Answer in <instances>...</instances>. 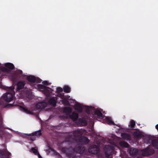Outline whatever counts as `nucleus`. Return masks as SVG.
I'll list each match as a JSON object with an SVG mask.
<instances>
[{"mask_svg": "<svg viewBox=\"0 0 158 158\" xmlns=\"http://www.w3.org/2000/svg\"><path fill=\"white\" fill-rule=\"evenodd\" d=\"M82 133L80 130H76L73 131L71 134H69L66 138V140L68 142H71L75 140L77 138H80L79 141L84 144L88 143L89 140L86 137L81 136Z\"/></svg>", "mask_w": 158, "mask_h": 158, "instance_id": "nucleus-1", "label": "nucleus"}, {"mask_svg": "<svg viewBox=\"0 0 158 158\" xmlns=\"http://www.w3.org/2000/svg\"><path fill=\"white\" fill-rule=\"evenodd\" d=\"M114 150L113 147L108 145L106 147L104 153H98L97 157L98 158H110V156L112 155Z\"/></svg>", "mask_w": 158, "mask_h": 158, "instance_id": "nucleus-2", "label": "nucleus"}, {"mask_svg": "<svg viewBox=\"0 0 158 158\" xmlns=\"http://www.w3.org/2000/svg\"><path fill=\"white\" fill-rule=\"evenodd\" d=\"M141 152L142 155L145 156L151 155L155 153V151L153 149L149 147H147L144 149L142 150Z\"/></svg>", "mask_w": 158, "mask_h": 158, "instance_id": "nucleus-3", "label": "nucleus"}, {"mask_svg": "<svg viewBox=\"0 0 158 158\" xmlns=\"http://www.w3.org/2000/svg\"><path fill=\"white\" fill-rule=\"evenodd\" d=\"M88 118V117L86 116L78 118L77 122V124L81 126H86L87 125V120Z\"/></svg>", "mask_w": 158, "mask_h": 158, "instance_id": "nucleus-4", "label": "nucleus"}, {"mask_svg": "<svg viewBox=\"0 0 158 158\" xmlns=\"http://www.w3.org/2000/svg\"><path fill=\"white\" fill-rule=\"evenodd\" d=\"M88 151L90 153L96 154L99 153V148L97 145L93 144L90 146L89 148Z\"/></svg>", "mask_w": 158, "mask_h": 158, "instance_id": "nucleus-5", "label": "nucleus"}, {"mask_svg": "<svg viewBox=\"0 0 158 158\" xmlns=\"http://www.w3.org/2000/svg\"><path fill=\"white\" fill-rule=\"evenodd\" d=\"M2 98L5 102H9L13 100V96L10 93L7 92L3 95Z\"/></svg>", "mask_w": 158, "mask_h": 158, "instance_id": "nucleus-6", "label": "nucleus"}, {"mask_svg": "<svg viewBox=\"0 0 158 158\" xmlns=\"http://www.w3.org/2000/svg\"><path fill=\"white\" fill-rule=\"evenodd\" d=\"M61 151L62 152L65 153L68 156L71 157L72 156V151L71 148L63 147L61 148Z\"/></svg>", "mask_w": 158, "mask_h": 158, "instance_id": "nucleus-7", "label": "nucleus"}, {"mask_svg": "<svg viewBox=\"0 0 158 158\" xmlns=\"http://www.w3.org/2000/svg\"><path fill=\"white\" fill-rule=\"evenodd\" d=\"M11 154L10 152L8 151L7 149H5L4 151L2 150H0V156H6V158H10V156ZM4 158H5L4 157Z\"/></svg>", "mask_w": 158, "mask_h": 158, "instance_id": "nucleus-8", "label": "nucleus"}, {"mask_svg": "<svg viewBox=\"0 0 158 158\" xmlns=\"http://www.w3.org/2000/svg\"><path fill=\"white\" fill-rule=\"evenodd\" d=\"M47 104L45 102H40L38 103L36 105V107L39 109H44L47 106Z\"/></svg>", "mask_w": 158, "mask_h": 158, "instance_id": "nucleus-9", "label": "nucleus"}, {"mask_svg": "<svg viewBox=\"0 0 158 158\" xmlns=\"http://www.w3.org/2000/svg\"><path fill=\"white\" fill-rule=\"evenodd\" d=\"M41 134V130H39L38 131H35L32 133L26 134V135L29 136H37V137H39L40 136Z\"/></svg>", "mask_w": 158, "mask_h": 158, "instance_id": "nucleus-10", "label": "nucleus"}, {"mask_svg": "<svg viewBox=\"0 0 158 158\" xmlns=\"http://www.w3.org/2000/svg\"><path fill=\"white\" fill-rule=\"evenodd\" d=\"M70 118L73 121H75L78 119V114L75 112L69 115Z\"/></svg>", "mask_w": 158, "mask_h": 158, "instance_id": "nucleus-11", "label": "nucleus"}, {"mask_svg": "<svg viewBox=\"0 0 158 158\" xmlns=\"http://www.w3.org/2000/svg\"><path fill=\"white\" fill-rule=\"evenodd\" d=\"M25 83L23 81H19L17 84V89L18 90H20L24 87Z\"/></svg>", "mask_w": 158, "mask_h": 158, "instance_id": "nucleus-12", "label": "nucleus"}, {"mask_svg": "<svg viewBox=\"0 0 158 158\" xmlns=\"http://www.w3.org/2000/svg\"><path fill=\"white\" fill-rule=\"evenodd\" d=\"M27 79L30 82L35 83L36 80V77L32 75L27 76Z\"/></svg>", "mask_w": 158, "mask_h": 158, "instance_id": "nucleus-13", "label": "nucleus"}, {"mask_svg": "<svg viewBox=\"0 0 158 158\" xmlns=\"http://www.w3.org/2000/svg\"><path fill=\"white\" fill-rule=\"evenodd\" d=\"M129 152L131 155L135 156L138 152V150L135 148H131Z\"/></svg>", "mask_w": 158, "mask_h": 158, "instance_id": "nucleus-14", "label": "nucleus"}, {"mask_svg": "<svg viewBox=\"0 0 158 158\" xmlns=\"http://www.w3.org/2000/svg\"><path fill=\"white\" fill-rule=\"evenodd\" d=\"M122 138L125 140H129L131 138L130 135L127 133H123L121 134Z\"/></svg>", "mask_w": 158, "mask_h": 158, "instance_id": "nucleus-15", "label": "nucleus"}, {"mask_svg": "<svg viewBox=\"0 0 158 158\" xmlns=\"http://www.w3.org/2000/svg\"><path fill=\"white\" fill-rule=\"evenodd\" d=\"M152 145L155 148L158 149V140L156 139H154L152 141Z\"/></svg>", "mask_w": 158, "mask_h": 158, "instance_id": "nucleus-16", "label": "nucleus"}, {"mask_svg": "<svg viewBox=\"0 0 158 158\" xmlns=\"http://www.w3.org/2000/svg\"><path fill=\"white\" fill-rule=\"evenodd\" d=\"M6 67L9 69L10 70H12L14 68V66L13 64L10 63H7L5 64Z\"/></svg>", "mask_w": 158, "mask_h": 158, "instance_id": "nucleus-17", "label": "nucleus"}, {"mask_svg": "<svg viewBox=\"0 0 158 158\" xmlns=\"http://www.w3.org/2000/svg\"><path fill=\"white\" fill-rule=\"evenodd\" d=\"M77 152L80 154H81L83 153V151L85 150V148L84 147L81 146H78L75 149Z\"/></svg>", "mask_w": 158, "mask_h": 158, "instance_id": "nucleus-18", "label": "nucleus"}, {"mask_svg": "<svg viewBox=\"0 0 158 158\" xmlns=\"http://www.w3.org/2000/svg\"><path fill=\"white\" fill-rule=\"evenodd\" d=\"M94 114L97 115V118H100L102 117L103 114L102 112L99 110H95L94 111Z\"/></svg>", "mask_w": 158, "mask_h": 158, "instance_id": "nucleus-19", "label": "nucleus"}, {"mask_svg": "<svg viewBox=\"0 0 158 158\" xmlns=\"http://www.w3.org/2000/svg\"><path fill=\"white\" fill-rule=\"evenodd\" d=\"M44 92L47 94H49L52 92V89L48 87L45 86L44 90Z\"/></svg>", "mask_w": 158, "mask_h": 158, "instance_id": "nucleus-20", "label": "nucleus"}, {"mask_svg": "<svg viewBox=\"0 0 158 158\" xmlns=\"http://www.w3.org/2000/svg\"><path fill=\"white\" fill-rule=\"evenodd\" d=\"M48 102L53 106H55L56 104V100L54 98H52L50 99L48 101Z\"/></svg>", "mask_w": 158, "mask_h": 158, "instance_id": "nucleus-21", "label": "nucleus"}, {"mask_svg": "<svg viewBox=\"0 0 158 158\" xmlns=\"http://www.w3.org/2000/svg\"><path fill=\"white\" fill-rule=\"evenodd\" d=\"M119 144L121 147L125 148H127L129 146V144L125 141H121L119 143Z\"/></svg>", "mask_w": 158, "mask_h": 158, "instance_id": "nucleus-22", "label": "nucleus"}, {"mask_svg": "<svg viewBox=\"0 0 158 158\" xmlns=\"http://www.w3.org/2000/svg\"><path fill=\"white\" fill-rule=\"evenodd\" d=\"M64 91L66 93H69L70 92V88L68 85H65L63 87Z\"/></svg>", "mask_w": 158, "mask_h": 158, "instance_id": "nucleus-23", "label": "nucleus"}, {"mask_svg": "<svg viewBox=\"0 0 158 158\" xmlns=\"http://www.w3.org/2000/svg\"><path fill=\"white\" fill-rule=\"evenodd\" d=\"M135 121L133 120H131L130 123V124L128 125L129 127L131 129L135 127Z\"/></svg>", "mask_w": 158, "mask_h": 158, "instance_id": "nucleus-24", "label": "nucleus"}, {"mask_svg": "<svg viewBox=\"0 0 158 158\" xmlns=\"http://www.w3.org/2000/svg\"><path fill=\"white\" fill-rule=\"evenodd\" d=\"M63 111L64 113L69 114L71 112V109L69 107H65L64 108Z\"/></svg>", "mask_w": 158, "mask_h": 158, "instance_id": "nucleus-25", "label": "nucleus"}, {"mask_svg": "<svg viewBox=\"0 0 158 158\" xmlns=\"http://www.w3.org/2000/svg\"><path fill=\"white\" fill-rule=\"evenodd\" d=\"M76 109L80 113H81L82 111V108L80 105H77L76 106Z\"/></svg>", "mask_w": 158, "mask_h": 158, "instance_id": "nucleus-26", "label": "nucleus"}, {"mask_svg": "<svg viewBox=\"0 0 158 158\" xmlns=\"http://www.w3.org/2000/svg\"><path fill=\"white\" fill-rule=\"evenodd\" d=\"M21 108L22 109V110H23L24 112L26 113L27 114H32V112L28 110L26 108L21 106Z\"/></svg>", "mask_w": 158, "mask_h": 158, "instance_id": "nucleus-27", "label": "nucleus"}, {"mask_svg": "<svg viewBox=\"0 0 158 158\" xmlns=\"http://www.w3.org/2000/svg\"><path fill=\"white\" fill-rule=\"evenodd\" d=\"M31 150L33 152V153L36 155H37L39 152L37 149H36L35 148L33 147L31 148Z\"/></svg>", "mask_w": 158, "mask_h": 158, "instance_id": "nucleus-28", "label": "nucleus"}, {"mask_svg": "<svg viewBox=\"0 0 158 158\" xmlns=\"http://www.w3.org/2000/svg\"><path fill=\"white\" fill-rule=\"evenodd\" d=\"M1 69L3 71L8 73H9L10 72V70L6 67H2L1 68Z\"/></svg>", "mask_w": 158, "mask_h": 158, "instance_id": "nucleus-29", "label": "nucleus"}, {"mask_svg": "<svg viewBox=\"0 0 158 158\" xmlns=\"http://www.w3.org/2000/svg\"><path fill=\"white\" fill-rule=\"evenodd\" d=\"M133 135L135 137L139 138L141 136V134L139 132L135 131L134 132Z\"/></svg>", "mask_w": 158, "mask_h": 158, "instance_id": "nucleus-30", "label": "nucleus"}, {"mask_svg": "<svg viewBox=\"0 0 158 158\" xmlns=\"http://www.w3.org/2000/svg\"><path fill=\"white\" fill-rule=\"evenodd\" d=\"M106 120L108 122V123L109 124L111 125H114V123L112 120L109 117L106 118Z\"/></svg>", "mask_w": 158, "mask_h": 158, "instance_id": "nucleus-31", "label": "nucleus"}, {"mask_svg": "<svg viewBox=\"0 0 158 158\" xmlns=\"http://www.w3.org/2000/svg\"><path fill=\"white\" fill-rule=\"evenodd\" d=\"M56 90L57 92L60 93L62 92L63 90L62 88L60 87H57L56 88Z\"/></svg>", "mask_w": 158, "mask_h": 158, "instance_id": "nucleus-32", "label": "nucleus"}, {"mask_svg": "<svg viewBox=\"0 0 158 158\" xmlns=\"http://www.w3.org/2000/svg\"><path fill=\"white\" fill-rule=\"evenodd\" d=\"M37 87L39 89H41L44 90V89L45 87V86L39 84L37 85Z\"/></svg>", "mask_w": 158, "mask_h": 158, "instance_id": "nucleus-33", "label": "nucleus"}, {"mask_svg": "<svg viewBox=\"0 0 158 158\" xmlns=\"http://www.w3.org/2000/svg\"><path fill=\"white\" fill-rule=\"evenodd\" d=\"M63 103L67 105H68L69 104V101L66 99H64L63 100Z\"/></svg>", "mask_w": 158, "mask_h": 158, "instance_id": "nucleus-34", "label": "nucleus"}, {"mask_svg": "<svg viewBox=\"0 0 158 158\" xmlns=\"http://www.w3.org/2000/svg\"><path fill=\"white\" fill-rule=\"evenodd\" d=\"M17 73L19 76H21L22 74V71L21 70H19L17 71Z\"/></svg>", "mask_w": 158, "mask_h": 158, "instance_id": "nucleus-35", "label": "nucleus"}, {"mask_svg": "<svg viewBox=\"0 0 158 158\" xmlns=\"http://www.w3.org/2000/svg\"><path fill=\"white\" fill-rule=\"evenodd\" d=\"M41 81V79L39 78L38 77H36V80L35 81V82L37 83H40Z\"/></svg>", "mask_w": 158, "mask_h": 158, "instance_id": "nucleus-36", "label": "nucleus"}, {"mask_svg": "<svg viewBox=\"0 0 158 158\" xmlns=\"http://www.w3.org/2000/svg\"><path fill=\"white\" fill-rule=\"evenodd\" d=\"M81 154H80L79 156H75L73 157L72 158H81Z\"/></svg>", "mask_w": 158, "mask_h": 158, "instance_id": "nucleus-37", "label": "nucleus"}, {"mask_svg": "<svg viewBox=\"0 0 158 158\" xmlns=\"http://www.w3.org/2000/svg\"><path fill=\"white\" fill-rule=\"evenodd\" d=\"M42 83L43 85H48V82L47 81H43L42 82Z\"/></svg>", "mask_w": 158, "mask_h": 158, "instance_id": "nucleus-38", "label": "nucleus"}, {"mask_svg": "<svg viewBox=\"0 0 158 158\" xmlns=\"http://www.w3.org/2000/svg\"><path fill=\"white\" fill-rule=\"evenodd\" d=\"M30 139L31 140H32L33 141L35 140V137H34L33 136H31Z\"/></svg>", "mask_w": 158, "mask_h": 158, "instance_id": "nucleus-39", "label": "nucleus"}, {"mask_svg": "<svg viewBox=\"0 0 158 158\" xmlns=\"http://www.w3.org/2000/svg\"><path fill=\"white\" fill-rule=\"evenodd\" d=\"M13 106V104H8V105H7L6 106V107H11V106Z\"/></svg>", "mask_w": 158, "mask_h": 158, "instance_id": "nucleus-40", "label": "nucleus"}, {"mask_svg": "<svg viewBox=\"0 0 158 158\" xmlns=\"http://www.w3.org/2000/svg\"><path fill=\"white\" fill-rule=\"evenodd\" d=\"M38 156V157L39 158H42L41 156L40 155V154L39 153L37 155Z\"/></svg>", "mask_w": 158, "mask_h": 158, "instance_id": "nucleus-41", "label": "nucleus"}, {"mask_svg": "<svg viewBox=\"0 0 158 158\" xmlns=\"http://www.w3.org/2000/svg\"><path fill=\"white\" fill-rule=\"evenodd\" d=\"M155 127L156 128L157 130V131H158V124L156 125Z\"/></svg>", "mask_w": 158, "mask_h": 158, "instance_id": "nucleus-42", "label": "nucleus"}, {"mask_svg": "<svg viewBox=\"0 0 158 158\" xmlns=\"http://www.w3.org/2000/svg\"><path fill=\"white\" fill-rule=\"evenodd\" d=\"M2 118L1 117V113H0V122H1L2 121Z\"/></svg>", "mask_w": 158, "mask_h": 158, "instance_id": "nucleus-43", "label": "nucleus"}, {"mask_svg": "<svg viewBox=\"0 0 158 158\" xmlns=\"http://www.w3.org/2000/svg\"><path fill=\"white\" fill-rule=\"evenodd\" d=\"M13 89H14L12 87H10V89L11 91H13Z\"/></svg>", "mask_w": 158, "mask_h": 158, "instance_id": "nucleus-44", "label": "nucleus"}]
</instances>
